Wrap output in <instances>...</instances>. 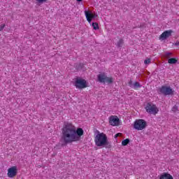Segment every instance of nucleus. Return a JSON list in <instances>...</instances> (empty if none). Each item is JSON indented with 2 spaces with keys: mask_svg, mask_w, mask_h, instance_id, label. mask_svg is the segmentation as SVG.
Segmentation results:
<instances>
[{
  "mask_svg": "<svg viewBox=\"0 0 179 179\" xmlns=\"http://www.w3.org/2000/svg\"><path fill=\"white\" fill-rule=\"evenodd\" d=\"M129 86L130 87H131V89L134 88V82H132V80H130V81L129 82Z\"/></svg>",
  "mask_w": 179,
  "mask_h": 179,
  "instance_id": "412c9836",
  "label": "nucleus"
},
{
  "mask_svg": "<svg viewBox=\"0 0 179 179\" xmlns=\"http://www.w3.org/2000/svg\"><path fill=\"white\" fill-rule=\"evenodd\" d=\"M85 15L86 17V19L89 23H92V20L94 19V17H96L97 15L95 13H92V11L85 10Z\"/></svg>",
  "mask_w": 179,
  "mask_h": 179,
  "instance_id": "9d476101",
  "label": "nucleus"
},
{
  "mask_svg": "<svg viewBox=\"0 0 179 179\" xmlns=\"http://www.w3.org/2000/svg\"><path fill=\"white\" fill-rule=\"evenodd\" d=\"M78 2H80V1H82V0H77Z\"/></svg>",
  "mask_w": 179,
  "mask_h": 179,
  "instance_id": "a878e982",
  "label": "nucleus"
},
{
  "mask_svg": "<svg viewBox=\"0 0 179 179\" xmlns=\"http://www.w3.org/2000/svg\"><path fill=\"white\" fill-rule=\"evenodd\" d=\"M62 139L64 143H72L80 141L84 131L82 128H77L71 123H66L64 125L62 130Z\"/></svg>",
  "mask_w": 179,
  "mask_h": 179,
  "instance_id": "f257e3e1",
  "label": "nucleus"
},
{
  "mask_svg": "<svg viewBox=\"0 0 179 179\" xmlns=\"http://www.w3.org/2000/svg\"><path fill=\"white\" fill-rule=\"evenodd\" d=\"M170 55H171V52H166V53L165 54V57H166V58H170Z\"/></svg>",
  "mask_w": 179,
  "mask_h": 179,
  "instance_id": "4be33fe9",
  "label": "nucleus"
},
{
  "mask_svg": "<svg viewBox=\"0 0 179 179\" xmlns=\"http://www.w3.org/2000/svg\"><path fill=\"white\" fill-rule=\"evenodd\" d=\"M179 45V43H175V45Z\"/></svg>",
  "mask_w": 179,
  "mask_h": 179,
  "instance_id": "393cba45",
  "label": "nucleus"
},
{
  "mask_svg": "<svg viewBox=\"0 0 179 179\" xmlns=\"http://www.w3.org/2000/svg\"><path fill=\"white\" fill-rule=\"evenodd\" d=\"M92 27L94 30H99V24L97 22H93Z\"/></svg>",
  "mask_w": 179,
  "mask_h": 179,
  "instance_id": "dca6fc26",
  "label": "nucleus"
},
{
  "mask_svg": "<svg viewBox=\"0 0 179 179\" xmlns=\"http://www.w3.org/2000/svg\"><path fill=\"white\" fill-rule=\"evenodd\" d=\"M172 111H173V113H177V111H178V107H177L176 105H175V106L172 108Z\"/></svg>",
  "mask_w": 179,
  "mask_h": 179,
  "instance_id": "6ab92c4d",
  "label": "nucleus"
},
{
  "mask_svg": "<svg viewBox=\"0 0 179 179\" xmlns=\"http://www.w3.org/2000/svg\"><path fill=\"white\" fill-rule=\"evenodd\" d=\"M159 93H161V94H164V96H170L174 94V91L170 87L162 86L159 89Z\"/></svg>",
  "mask_w": 179,
  "mask_h": 179,
  "instance_id": "0eeeda50",
  "label": "nucleus"
},
{
  "mask_svg": "<svg viewBox=\"0 0 179 179\" xmlns=\"http://www.w3.org/2000/svg\"><path fill=\"white\" fill-rule=\"evenodd\" d=\"M89 85V83L83 78H78L76 79L74 83V86L76 87V89H86Z\"/></svg>",
  "mask_w": 179,
  "mask_h": 179,
  "instance_id": "7ed1b4c3",
  "label": "nucleus"
},
{
  "mask_svg": "<svg viewBox=\"0 0 179 179\" xmlns=\"http://www.w3.org/2000/svg\"><path fill=\"white\" fill-rule=\"evenodd\" d=\"M4 27H5V24L0 25V31H2V30H3Z\"/></svg>",
  "mask_w": 179,
  "mask_h": 179,
  "instance_id": "5701e85b",
  "label": "nucleus"
},
{
  "mask_svg": "<svg viewBox=\"0 0 179 179\" xmlns=\"http://www.w3.org/2000/svg\"><path fill=\"white\" fill-rule=\"evenodd\" d=\"M44 2H47V0H36L38 5H41L42 3H44Z\"/></svg>",
  "mask_w": 179,
  "mask_h": 179,
  "instance_id": "a211bd4d",
  "label": "nucleus"
},
{
  "mask_svg": "<svg viewBox=\"0 0 179 179\" xmlns=\"http://www.w3.org/2000/svg\"><path fill=\"white\" fill-rule=\"evenodd\" d=\"M178 61L176 58H171L168 59V64H177Z\"/></svg>",
  "mask_w": 179,
  "mask_h": 179,
  "instance_id": "ddd939ff",
  "label": "nucleus"
},
{
  "mask_svg": "<svg viewBox=\"0 0 179 179\" xmlns=\"http://www.w3.org/2000/svg\"><path fill=\"white\" fill-rule=\"evenodd\" d=\"M171 33H173V31H171V30H168V31H164L160 35L159 40H161V41H163L166 40V38H169V37H170V36H171Z\"/></svg>",
  "mask_w": 179,
  "mask_h": 179,
  "instance_id": "9b49d317",
  "label": "nucleus"
},
{
  "mask_svg": "<svg viewBox=\"0 0 179 179\" xmlns=\"http://www.w3.org/2000/svg\"><path fill=\"white\" fill-rule=\"evenodd\" d=\"M144 64L145 65H149V64H150V59H147L144 61Z\"/></svg>",
  "mask_w": 179,
  "mask_h": 179,
  "instance_id": "aec40b11",
  "label": "nucleus"
},
{
  "mask_svg": "<svg viewBox=\"0 0 179 179\" xmlns=\"http://www.w3.org/2000/svg\"><path fill=\"white\" fill-rule=\"evenodd\" d=\"M122 44H124V41L122 39H120L117 43V45L118 47H122Z\"/></svg>",
  "mask_w": 179,
  "mask_h": 179,
  "instance_id": "f3484780",
  "label": "nucleus"
},
{
  "mask_svg": "<svg viewBox=\"0 0 179 179\" xmlns=\"http://www.w3.org/2000/svg\"><path fill=\"white\" fill-rule=\"evenodd\" d=\"M139 87H141V84H139V83L138 82H135L134 83V85H133V89H139Z\"/></svg>",
  "mask_w": 179,
  "mask_h": 179,
  "instance_id": "4468645a",
  "label": "nucleus"
},
{
  "mask_svg": "<svg viewBox=\"0 0 179 179\" xmlns=\"http://www.w3.org/2000/svg\"><path fill=\"white\" fill-rule=\"evenodd\" d=\"M121 135H122V134H121V133H118V134H115V138L117 139V136H121Z\"/></svg>",
  "mask_w": 179,
  "mask_h": 179,
  "instance_id": "b1692460",
  "label": "nucleus"
},
{
  "mask_svg": "<svg viewBox=\"0 0 179 179\" xmlns=\"http://www.w3.org/2000/svg\"><path fill=\"white\" fill-rule=\"evenodd\" d=\"M129 143V138H126L125 140L122 141V146H127Z\"/></svg>",
  "mask_w": 179,
  "mask_h": 179,
  "instance_id": "2eb2a0df",
  "label": "nucleus"
},
{
  "mask_svg": "<svg viewBox=\"0 0 179 179\" xmlns=\"http://www.w3.org/2000/svg\"><path fill=\"white\" fill-rule=\"evenodd\" d=\"M120 118H118L116 115H112L109 117V123L112 127H118L120 124Z\"/></svg>",
  "mask_w": 179,
  "mask_h": 179,
  "instance_id": "6e6552de",
  "label": "nucleus"
},
{
  "mask_svg": "<svg viewBox=\"0 0 179 179\" xmlns=\"http://www.w3.org/2000/svg\"><path fill=\"white\" fill-rule=\"evenodd\" d=\"M159 179H173V176L169 173H164L161 175Z\"/></svg>",
  "mask_w": 179,
  "mask_h": 179,
  "instance_id": "f8f14e48",
  "label": "nucleus"
},
{
  "mask_svg": "<svg viewBox=\"0 0 179 179\" xmlns=\"http://www.w3.org/2000/svg\"><path fill=\"white\" fill-rule=\"evenodd\" d=\"M98 80L101 83H113L114 80L111 77H107V75L104 73H101L97 76Z\"/></svg>",
  "mask_w": 179,
  "mask_h": 179,
  "instance_id": "20e7f679",
  "label": "nucleus"
},
{
  "mask_svg": "<svg viewBox=\"0 0 179 179\" xmlns=\"http://www.w3.org/2000/svg\"><path fill=\"white\" fill-rule=\"evenodd\" d=\"M145 110L149 114L156 115L159 113V109L156 105H154L153 103H148L145 107Z\"/></svg>",
  "mask_w": 179,
  "mask_h": 179,
  "instance_id": "423d86ee",
  "label": "nucleus"
},
{
  "mask_svg": "<svg viewBox=\"0 0 179 179\" xmlns=\"http://www.w3.org/2000/svg\"><path fill=\"white\" fill-rule=\"evenodd\" d=\"M17 174V167L16 166H12L8 169L7 176L10 178H13Z\"/></svg>",
  "mask_w": 179,
  "mask_h": 179,
  "instance_id": "1a4fd4ad",
  "label": "nucleus"
},
{
  "mask_svg": "<svg viewBox=\"0 0 179 179\" xmlns=\"http://www.w3.org/2000/svg\"><path fill=\"white\" fill-rule=\"evenodd\" d=\"M94 142L96 146H106L108 142L107 135L104 133H100V131H98L94 137Z\"/></svg>",
  "mask_w": 179,
  "mask_h": 179,
  "instance_id": "f03ea898",
  "label": "nucleus"
},
{
  "mask_svg": "<svg viewBox=\"0 0 179 179\" xmlns=\"http://www.w3.org/2000/svg\"><path fill=\"white\" fill-rule=\"evenodd\" d=\"M134 128L137 131H142L143 129H145V128H146V121L142 119L136 120L134 122Z\"/></svg>",
  "mask_w": 179,
  "mask_h": 179,
  "instance_id": "39448f33",
  "label": "nucleus"
}]
</instances>
